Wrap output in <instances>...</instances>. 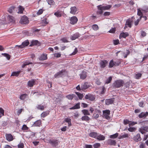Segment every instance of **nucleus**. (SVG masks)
Wrapping results in <instances>:
<instances>
[{
	"mask_svg": "<svg viewBox=\"0 0 148 148\" xmlns=\"http://www.w3.org/2000/svg\"><path fill=\"white\" fill-rule=\"evenodd\" d=\"M125 82L123 80H117L113 83V86L114 88H119L123 86Z\"/></svg>",
	"mask_w": 148,
	"mask_h": 148,
	"instance_id": "obj_1",
	"label": "nucleus"
},
{
	"mask_svg": "<svg viewBox=\"0 0 148 148\" xmlns=\"http://www.w3.org/2000/svg\"><path fill=\"white\" fill-rule=\"evenodd\" d=\"M48 142L53 147H56L60 143V141L59 140L53 138L49 140Z\"/></svg>",
	"mask_w": 148,
	"mask_h": 148,
	"instance_id": "obj_2",
	"label": "nucleus"
},
{
	"mask_svg": "<svg viewBox=\"0 0 148 148\" xmlns=\"http://www.w3.org/2000/svg\"><path fill=\"white\" fill-rule=\"evenodd\" d=\"M29 22L28 18L25 16L22 17L19 21V23L22 25L27 24L29 23Z\"/></svg>",
	"mask_w": 148,
	"mask_h": 148,
	"instance_id": "obj_3",
	"label": "nucleus"
},
{
	"mask_svg": "<svg viewBox=\"0 0 148 148\" xmlns=\"http://www.w3.org/2000/svg\"><path fill=\"white\" fill-rule=\"evenodd\" d=\"M85 99H88L90 101H93L95 100V95L91 94L88 93L85 96Z\"/></svg>",
	"mask_w": 148,
	"mask_h": 148,
	"instance_id": "obj_4",
	"label": "nucleus"
},
{
	"mask_svg": "<svg viewBox=\"0 0 148 148\" xmlns=\"http://www.w3.org/2000/svg\"><path fill=\"white\" fill-rule=\"evenodd\" d=\"M138 131L142 134H145L146 132H148V126H142L139 128Z\"/></svg>",
	"mask_w": 148,
	"mask_h": 148,
	"instance_id": "obj_5",
	"label": "nucleus"
},
{
	"mask_svg": "<svg viewBox=\"0 0 148 148\" xmlns=\"http://www.w3.org/2000/svg\"><path fill=\"white\" fill-rule=\"evenodd\" d=\"M82 90H84L90 87V84L87 82L82 84L81 85Z\"/></svg>",
	"mask_w": 148,
	"mask_h": 148,
	"instance_id": "obj_6",
	"label": "nucleus"
},
{
	"mask_svg": "<svg viewBox=\"0 0 148 148\" xmlns=\"http://www.w3.org/2000/svg\"><path fill=\"white\" fill-rule=\"evenodd\" d=\"M70 23L73 25L77 23L78 21V18L75 16H73L70 18Z\"/></svg>",
	"mask_w": 148,
	"mask_h": 148,
	"instance_id": "obj_7",
	"label": "nucleus"
},
{
	"mask_svg": "<svg viewBox=\"0 0 148 148\" xmlns=\"http://www.w3.org/2000/svg\"><path fill=\"white\" fill-rule=\"evenodd\" d=\"M65 70H62L61 71L58 72L54 75L55 78H58L62 77L63 75V73L65 72Z\"/></svg>",
	"mask_w": 148,
	"mask_h": 148,
	"instance_id": "obj_8",
	"label": "nucleus"
},
{
	"mask_svg": "<svg viewBox=\"0 0 148 148\" xmlns=\"http://www.w3.org/2000/svg\"><path fill=\"white\" fill-rule=\"evenodd\" d=\"M36 80L34 79H32L29 80L27 82V86L29 87H32L35 85Z\"/></svg>",
	"mask_w": 148,
	"mask_h": 148,
	"instance_id": "obj_9",
	"label": "nucleus"
},
{
	"mask_svg": "<svg viewBox=\"0 0 148 148\" xmlns=\"http://www.w3.org/2000/svg\"><path fill=\"white\" fill-rule=\"evenodd\" d=\"M6 140L8 141H11L14 140V138L12 135L10 134H6L5 135Z\"/></svg>",
	"mask_w": 148,
	"mask_h": 148,
	"instance_id": "obj_10",
	"label": "nucleus"
},
{
	"mask_svg": "<svg viewBox=\"0 0 148 148\" xmlns=\"http://www.w3.org/2000/svg\"><path fill=\"white\" fill-rule=\"evenodd\" d=\"M133 139L136 142L141 141L142 138L140 134H138L134 137Z\"/></svg>",
	"mask_w": 148,
	"mask_h": 148,
	"instance_id": "obj_11",
	"label": "nucleus"
},
{
	"mask_svg": "<svg viewBox=\"0 0 148 148\" xmlns=\"http://www.w3.org/2000/svg\"><path fill=\"white\" fill-rule=\"evenodd\" d=\"M29 44V42L27 40L23 42L21 45H19L18 46L20 48H23L25 47L28 46Z\"/></svg>",
	"mask_w": 148,
	"mask_h": 148,
	"instance_id": "obj_12",
	"label": "nucleus"
},
{
	"mask_svg": "<svg viewBox=\"0 0 148 148\" xmlns=\"http://www.w3.org/2000/svg\"><path fill=\"white\" fill-rule=\"evenodd\" d=\"M106 143L107 144L110 145H115L116 142L115 140H113L111 139H110L106 141Z\"/></svg>",
	"mask_w": 148,
	"mask_h": 148,
	"instance_id": "obj_13",
	"label": "nucleus"
},
{
	"mask_svg": "<svg viewBox=\"0 0 148 148\" xmlns=\"http://www.w3.org/2000/svg\"><path fill=\"white\" fill-rule=\"evenodd\" d=\"M87 76V72L85 71H83L80 74V78L81 79H84Z\"/></svg>",
	"mask_w": 148,
	"mask_h": 148,
	"instance_id": "obj_14",
	"label": "nucleus"
},
{
	"mask_svg": "<svg viewBox=\"0 0 148 148\" xmlns=\"http://www.w3.org/2000/svg\"><path fill=\"white\" fill-rule=\"evenodd\" d=\"M108 62L106 60H102L100 63V66L101 68H104L106 67L107 64Z\"/></svg>",
	"mask_w": 148,
	"mask_h": 148,
	"instance_id": "obj_15",
	"label": "nucleus"
},
{
	"mask_svg": "<svg viewBox=\"0 0 148 148\" xmlns=\"http://www.w3.org/2000/svg\"><path fill=\"white\" fill-rule=\"evenodd\" d=\"M132 21L130 19H128L126 21L125 23V26L124 28L125 29L126 27H127L126 25H128V26L130 27H131L132 26Z\"/></svg>",
	"mask_w": 148,
	"mask_h": 148,
	"instance_id": "obj_16",
	"label": "nucleus"
},
{
	"mask_svg": "<svg viewBox=\"0 0 148 148\" xmlns=\"http://www.w3.org/2000/svg\"><path fill=\"white\" fill-rule=\"evenodd\" d=\"M114 100L113 99H107L105 100V103L106 104V105H109L112 104L113 102L114 101Z\"/></svg>",
	"mask_w": 148,
	"mask_h": 148,
	"instance_id": "obj_17",
	"label": "nucleus"
},
{
	"mask_svg": "<svg viewBox=\"0 0 148 148\" xmlns=\"http://www.w3.org/2000/svg\"><path fill=\"white\" fill-rule=\"evenodd\" d=\"M42 124V121L40 120H38L36 121L33 125L34 126L40 127Z\"/></svg>",
	"mask_w": 148,
	"mask_h": 148,
	"instance_id": "obj_18",
	"label": "nucleus"
},
{
	"mask_svg": "<svg viewBox=\"0 0 148 148\" xmlns=\"http://www.w3.org/2000/svg\"><path fill=\"white\" fill-rule=\"evenodd\" d=\"M47 58V55L46 54H42L39 58V60H44Z\"/></svg>",
	"mask_w": 148,
	"mask_h": 148,
	"instance_id": "obj_19",
	"label": "nucleus"
},
{
	"mask_svg": "<svg viewBox=\"0 0 148 148\" xmlns=\"http://www.w3.org/2000/svg\"><path fill=\"white\" fill-rule=\"evenodd\" d=\"M129 35V34L127 32L121 33L119 36V38H121L122 37L125 38Z\"/></svg>",
	"mask_w": 148,
	"mask_h": 148,
	"instance_id": "obj_20",
	"label": "nucleus"
},
{
	"mask_svg": "<svg viewBox=\"0 0 148 148\" xmlns=\"http://www.w3.org/2000/svg\"><path fill=\"white\" fill-rule=\"evenodd\" d=\"M98 134L96 132H92L89 134L90 137L94 138H96Z\"/></svg>",
	"mask_w": 148,
	"mask_h": 148,
	"instance_id": "obj_21",
	"label": "nucleus"
},
{
	"mask_svg": "<svg viewBox=\"0 0 148 148\" xmlns=\"http://www.w3.org/2000/svg\"><path fill=\"white\" fill-rule=\"evenodd\" d=\"M148 115V112H146L144 113L142 112L138 115V116L140 118H142L143 117H145Z\"/></svg>",
	"mask_w": 148,
	"mask_h": 148,
	"instance_id": "obj_22",
	"label": "nucleus"
},
{
	"mask_svg": "<svg viewBox=\"0 0 148 148\" xmlns=\"http://www.w3.org/2000/svg\"><path fill=\"white\" fill-rule=\"evenodd\" d=\"M96 138L99 141L103 140L105 139V137L103 135H102L101 134H99L98 135L97 134V135Z\"/></svg>",
	"mask_w": 148,
	"mask_h": 148,
	"instance_id": "obj_23",
	"label": "nucleus"
},
{
	"mask_svg": "<svg viewBox=\"0 0 148 148\" xmlns=\"http://www.w3.org/2000/svg\"><path fill=\"white\" fill-rule=\"evenodd\" d=\"M36 107L38 110H44L45 106H44L42 105L41 104H38L36 106Z\"/></svg>",
	"mask_w": 148,
	"mask_h": 148,
	"instance_id": "obj_24",
	"label": "nucleus"
},
{
	"mask_svg": "<svg viewBox=\"0 0 148 148\" xmlns=\"http://www.w3.org/2000/svg\"><path fill=\"white\" fill-rule=\"evenodd\" d=\"M49 111H46L43 112L41 114L40 116L41 117L44 118L49 114Z\"/></svg>",
	"mask_w": 148,
	"mask_h": 148,
	"instance_id": "obj_25",
	"label": "nucleus"
},
{
	"mask_svg": "<svg viewBox=\"0 0 148 148\" xmlns=\"http://www.w3.org/2000/svg\"><path fill=\"white\" fill-rule=\"evenodd\" d=\"M8 19L10 22L14 23L15 22V19L12 16L9 15L8 16Z\"/></svg>",
	"mask_w": 148,
	"mask_h": 148,
	"instance_id": "obj_26",
	"label": "nucleus"
},
{
	"mask_svg": "<svg viewBox=\"0 0 148 148\" xmlns=\"http://www.w3.org/2000/svg\"><path fill=\"white\" fill-rule=\"evenodd\" d=\"M70 9L71 11H70V12L71 13L73 14H75L77 11V8L75 6L71 7V8Z\"/></svg>",
	"mask_w": 148,
	"mask_h": 148,
	"instance_id": "obj_27",
	"label": "nucleus"
},
{
	"mask_svg": "<svg viewBox=\"0 0 148 148\" xmlns=\"http://www.w3.org/2000/svg\"><path fill=\"white\" fill-rule=\"evenodd\" d=\"M79 37V34L78 33H76L71 36V39L72 40H74L78 38Z\"/></svg>",
	"mask_w": 148,
	"mask_h": 148,
	"instance_id": "obj_28",
	"label": "nucleus"
},
{
	"mask_svg": "<svg viewBox=\"0 0 148 148\" xmlns=\"http://www.w3.org/2000/svg\"><path fill=\"white\" fill-rule=\"evenodd\" d=\"M81 119L82 121H84L87 122L90 120V119L87 116L84 115L82 116Z\"/></svg>",
	"mask_w": 148,
	"mask_h": 148,
	"instance_id": "obj_29",
	"label": "nucleus"
},
{
	"mask_svg": "<svg viewBox=\"0 0 148 148\" xmlns=\"http://www.w3.org/2000/svg\"><path fill=\"white\" fill-rule=\"evenodd\" d=\"M27 95L26 94H24L21 95L19 97V99L22 100H24L26 98Z\"/></svg>",
	"mask_w": 148,
	"mask_h": 148,
	"instance_id": "obj_30",
	"label": "nucleus"
},
{
	"mask_svg": "<svg viewBox=\"0 0 148 148\" xmlns=\"http://www.w3.org/2000/svg\"><path fill=\"white\" fill-rule=\"evenodd\" d=\"M75 96V95L73 94H70L66 96V97L69 100H72L73 98Z\"/></svg>",
	"mask_w": 148,
	"mask_h": 148,
	"instance_id": "obj_31",
	"label": "nucleus"
},
{
	"mask_svg": "<svg viewBox=\"0 0 148 148\" xmlns=\"http://www.w3.org/2000/svg\"><path fill=\"white\" fill-rule=\"evenodd\" d=\"M32 64V62H29L28 61H26L25 62H23V64H22V68H24L26 65H28L29 64Z\"/></svg>",
	"mask_w": 148,
	"mask_h": 148,
	"instance_id": "obj_32",
	"label": "nucleus"
},
{
	"mask_svg": "<svg viewBox=\"0 0 148 148\" xmlns=\"http://www.w3.org/2000/svg\"><path fill=\"white\" fill-rule=\"evenodd\" d=\"M82 112L85 115H90V114L88 110L84 109L82 110Z\"/></svg>",
	"mask_w": 148,
	"mask_h": 148,
	"instance_id": "obj_33",
	"label": "nucleus"
},
{
	"mask_svg": "<svg viewBox=\"0 0 148 148\" xmlns=\"http://www.w3.org/2000/svg\"><path fill=\"white\" fill-rule=\"evenodd\" d=\"M21 73L20 71H17L16 72H14L11 74V76H18Z\"/></svg>",
	"mask_w": 148,
	"mask_h": 148,
	"instance_id": "obj_34",
	"label": "nucleus"
},
{
	"mask_svg": "<svg viewBox=\"0 0 148 148\" xmlns=\"http://www.w3.org/2000/svg\"><path fill=\"white\" fill-rule=\"evenodd\" d=\"M54 15L58 17H60L61 16L62 14L60 11H57L54 13Z\"/></svg>",
	"mask_w": 148,
	"mask_h": 148,
	"instance_id": "obj_35",
	"label": "nucleus"
},
{
	"mask_svg": "<svg viewBox=\"0 0 148 148\" xmlns=\"http://www.w3.org/2000/svg\"><path fill=\"white\" fill-rule=\"evenodd\" d=\"M75 93L77 95L80 99H82L83 98L84 96L83 94L78 92H75Z\"/></svg>",
	"mask_w": 148,
	"mask_h": 148,
	"instance_id": "obj_36",
	"label": "nucleus"
},
{
	"mask_svg": "<svg viewBox=\"0 0 148 148\" xmlns=\"http://www.w3.org/2000/svg\"><path fill=\"white\" fill-rule=\"evenodd\" d=\"M97 8L98 10H101L102 11L103 10H105L104 6H102L101 5H100L97 6Z\"/></svg>",
	"mask_w": 148,
	"mask_h": 148,
	"instance_id": "obj_37",
	"label": "nucleus"
},
{
	"mask_svg": "<svg viewBox=\"0 0 148 148\" xmlns=\"http://www.w3.org/2000/svg\"><path fill=\"white\" fill-rule=\"evenodd\" d=\"M137 15L140 16V19H141V18L143 16V13L141 12V10L139 9H138L137 10Z\"/></svg>",
	"mask_w": 148,
	"mask_h": 148,
	"instance_id": "obj_38",
	"label": "nucleus"
},
{
	"mask_svg": "<svg viewBox=\"0 0 148 148\" xmlns=\"http://www.w3.org/2000/svg\"><path fill=\"white\" fill-rule=\"evenodd\" d=\"M24 10V8L22 6H20L18 9V13L20 14L22 13L23 11Z\"/></svg>",
	"mask_w": 148,
	"mask_h": 148,
	"instance_id": "obj_39",
	"label": "nucleus"
},
{
	"mask_svg": "<svg viewBox=\"0 0 148 148\" xmlns=\"http://www.w3.org/2000/svg\"><path fill=\"white\" fill-rule=\"evenodd\" d=\"M92 28L95 31H97L99 29L98 26L96 24L93 25L92 26Z\"/></svg>",
	"mask_w": 148,
	"mask_h": 148,
	"instance_id": "obj_40",
	"label": "nucleus"
},
{
	"mask_svg": "<svg viewBox=\"0 0 148 148\" xmlns=\"http://www.w3.org/2000/svg\"><path fill=\"white\" fill-rule=\"evenodd\" d=\"M15 8V7L13 6L10 7L8 10V12L10 13H13Z\"/></svg>",
	"mask_w": 148,
	"mask_h": 148,
	"instance_id": "obj_41",
	"label": "nucleus"
},
{
	"mask_svg": "<svg viewBox=\"0 0 148 148\" xmlns=\"http://www.w3.org/2000/svg\"><path fill=\"white\" fill-rule=\"evenodd\" d=\"M2 55L6 57L8 60H9L10 58V56L8 53H2Z\"/></svg>",
	"mask_w": 148,
	"mask_h": 148,
	"instance_id": "obj_42",
	"label": "nucleus"
},
{
	"mask_svg": "<svg viewBox=\"0 0 148 148\" xmlns=\"http://www.w3.org/2000/svg\"><path fill=\"white\" fill-rule=\"evenodd\" d=\"M112 77L111 76L109 77L108 79H107L106 82L105 83L106 84H108L110 83L111 82V81L112 80Z\"/></svg>",
	"mask_w": 148,
	"mask_h": 148,
	"instance_id": "obj_43",
	"label": "nucleus"
},
{
	"mask_svg": "<svg viewBox=\"0 0 148 148\" xmlns=\"http://www.w3.org/2000/svg\"><path fill=\"white\" fill-rule=\"evenodd\" d=\"M128 130L130 132H135L136 130V128L134 127H130L128 129Z\"/></svg>",
	"mask_w": 148,
	"mask_h": 148,
	"instance_id": "obj_44",
	"label": "nucleus"
},
{
	"mask_svg": "<svg viewBox=\"0 0 148 148\" xmlns=\"http://www.w3.org/2000/svg\"><path fill=\"white\" fill-rule=\"evenodd\" d=\"M114 66H115L114 62L113 60H111L109 63V67L110 68H112Z\"/></svg>",
	"mask_w": 148,
	"mask_h": 148,
	"instance_id": "obj_45",
	"label": "nucleus"
},
{
	"mask_svg": "<svg viewBox=\"0 0 148 148\" xmlns=\"http://www.w3.org/2000/svg\"><path fill=\"white\" fill-rule=\"evenodd\" d=\"M118 136V134L116 133L114 134L111 135L110 136V137L112 138H115Z\"/></svg>",
	"mask_w": 148,
	"mask_h": 148,
	"instance_id": "obj_46",
	"label": "nucleus"
},
{
	"mask_svg": "<svg viewBox=\"0 0 148 148\" xmlns=\"http://www.w3.org/2000/svg\"><path fill=\"white\" fill-rule=\"evenodd\" d=\"M121 63V61L120 60H117L116 61L114 62L115 66H118Z\"/></svg>",
	"mask_w": 148,
	"mask_h": 148,
	"instance_id": "obj_47",
	"label": "nucleus"
},
{
	"mask_svg": "<svg viewBox=\"0 0 148 148\" xmlns=\"http://www.w3.org/2000/svg\"><path fill=\"white\" fill-rule=\"evenodd\" d=\"M29 128L26 125L24 124L22 127V130H28Z\"/></svg>",
	"mask_w": 148,
	"mask_h": 148,
	"instance_id": "obj_48",
	"label": "nucleus"
},
{
	"mask_svg": "<svg viewBox=\"0 0 148 148\" xmlns=\"http://www.w3.org/2000/svg\"><path fill=\"white\" fill-rule=\"evenodd\" d=\"M46 1L50 5H53L54 3V2L53 0H46Z\"/></svg>",
	"mask_w": 148,
	"mask_h": 148,
	"instance_id": "obj_49",
	"label": "nucleus"
},
{
	"mask_svg": "<svg viewBox=\"0 0 148 148\" xmlns=\"http://www.w3.org/2000/svg\"><path fill=\"white\" fill-rule=\"evenodd\" d=\"M94 148H99L101 146V144L100 143H96L93 145Z\"/></svg>",
	"mask_w": 148,
	"mask_h": 148,
	"instance_id": "obj_50",
	"label": "nucleus"
},
{
	"mask_svg": "<svg viewBox=\"0 0 148 148\" xmlns=\"http://www.w3.org/2000/svg\"><path fill=\"white\" fill-rule=\"evenodd\" d=\"M142 76V74L138 73L136 75L135 78L137 79H139Z\"/></svg>",
	"mask_w": 148,
	"mask_h": 148,
	"instance_id": "obj_51",
	"label": "nucleus"
},
{
	"mask_svg": "<svg viewBox=\"0 0 148 148\" xmlns=\"http://www.w3.org/2000/svg\"><path fill=\"white\" fill-rule=\"evenodd\" d=\"M103 114H106L108 115H110V111L109 110H103Z\"/></svg>",
	"mask_w": 148,
	"mask_h": 148,
	"instance_id": "obj_52",
	"label": "nucleus"
},
{
	"mask_svg": "<svg viewBox=\"0 0 148 148\" xmlns=\"http://www.w3.org/2000/svg\"><path fill=\"white\" fill-rule=\"evenodd\" d=\"M113 42L114 45H116L119 44V41L118 39L114 40Z\"/></svg>",
	"mask_w": 148,
	"mask_h": 148,
	"instance_id": "obj_53",
	"label": "nucleus"
},
{
	"mask_svg": "<svg viewBox=\"0 0 148 148\" xmlns=\"http://www.w3.org/2000/svg\"><path fill=\"white\" fill-rule=\"evenodd\" d=\"M80 103H79L76 104L74 106V107L75 109H78L80 108Z\"/></svg>",
	"mask_w": 148,
	"mask_h": 148,
	"instance_id": "obj_54",
	"label": "nucleus"
},
{
	"mask_svg": "<svg viewBox=\"0 0 148 148\" xmlns=\"http://www.w3.org/2000/svg\"><path fill=\"white\" fill-rule=\"evenodd\" d=\"M105 10L109 9L111 7V6L109 5H107L106 6H104Z\"/></svg>",
	"mask_w": 148,
	"mask_h": 148,
	"instance_id": "obj_55",
	"label": "nucleus"
},
{
	"mask_svg": "<svg viewBox=\"0 0 148 148\" xmlns=\"http://www.w3.org/2000/svg\"><path fill=\"white\" fill-rule=\"evenodd\" d=\"M130 121L127 119H124L123 120V123L125 125H126L127 124H129L130 123Z\"/></svg>",
	"mask_w": 148,
	"mask_h": 148,
	"instance_id": "obj_56",
	"label": "nucleus"
},
{
	"mask_svg": "<svg viewBox=\"0 0 148 148\" xmlns=\"http://www.w3.org/2000/svg\"><path fill=\"white\" fill-rule=\"evenodd\" d=\"M137 124V122H131L130 121L129 124V126L130 127L131 126H133L134 125Z\"/></svg>",
	"mask_w": 148,
	"mask_h": 148,
	"instance_id": "obj_57",
	"label": "nucleus"
},
{
	"mask_svg": "<svg viewBox=\"0 0 148 148\" xmlns=\"http://www.w3.org/2000/svg\"><path fill=\"white\" fill-rule=\"evenodd\" d=\"M109 115H108L106 114H103L104 117L107 120H110V117L109 116Z\"/></svg>",
	"mask_w": 148,
	"mask_h": 148,
	"instance_id": "obj_58",
	"label": "nucleus"
},
{
	"mask_svg": "<svg viewBox=\"0 0 148 148\" xmlns=\"http://www.w3.org/2000/svg\"><path fill=\"white\" fill-rule=\"evenodd\" d=\"M38 41L37 40H33L32 41V45H36L38 44Z\"/></svg>",
	"mask_w": 148,
	"mask_h": 148,
	"instance_id": "obj_59",
	"label": "nucleus"
},
{
	"mask_svg": "<svg viewBox=\"0 0 148 148\" xmlns=\"http://www.w3.org/2000/svg\"><path fill=\"white\" fill-rule=\"evenodd\" d=\"M43 11V10L42 9L39 10L37 13V14L38 15L41 14L42 13Z\"/></svg>",
	"mask_w": 148,
	"mask_h": 148,
	"instance_id": "obj_60",
	"label": "nucleus"
},
{
	"mask_svg": "<svg viewBox=\"0 0 148 148\" xmlns=\"http://www.w3.org/2000/svg\"><path fill=\"white\" fill-rule=\"evenodd\" d=\"M145 143L141 142L139 146L140 148H145Z\"/></svg>",
	"mask_w": 148,
	"mask_h": 148,
	"instance_id": "obj_61",
	"label": "nucleus"
},
{
	"mask_svg": "<svg viewBox=\"0 0 148 148\" xmlns=\"http://www.w3.org/2000/svg\"><path fill=\"white\" fill-rule=\"evenodd\" d=\"M78 51L77 49L75 47L74 51L71 54V55H75L77 52Z\"/></svg>",
	"mask_w": 148,
	"mask_h": 148,
	"instance_id": "obj_62",
	"label": "nucleus"
},
{
	"mask_svg": "<svg viewBox=\"0 0 148 148\" xmlns=\"http://www.w3.org/2000/svg\"><path fill=\"white\" fill-rule=\"evenodd\" d=\"M84 148H92V146L91 145L86 144Z\"/></svg>",
	"mask_w": 148,
	"mask_h": 148,
	"instance_id": "obj_63",
	"label": "nucleus"
},
{
	"mask_svg": "<svg viewBox=\"0 0 148 148\" xmlns=\"http://www.w3.org/2000/svg\"><path fill=\"white\" fill-rule=\"evenodd\" d=\"M24 147V144L22 143H20L18 145V148H23Z\"/></svg>",
	"mask_w": 148,
	"mask_h": 148,
	"instance_id": "obj_64",
	"label": "nucleus"
}]
</instances>
